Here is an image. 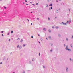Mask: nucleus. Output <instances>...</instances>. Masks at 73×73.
Masks as SVG:
<instances>
[{
  "mask_svg": "<svg viewBox=\"0 0 73 73\" xmlns=\"http://www.w3.org/2000/svg\"><path fill=\"white\" fill-rule=\"evenodd\" d=\"M72 63H73V59H72Z\"/></svg>",
  "mask_w": 73,
  "mask_h": 73,
  "instance_id": "58",
  "label": "nucleus"
},
{
  "mask_svg": "<svg viewBox=\"0 0 73 73\" xmlns=\"http://www.w3.org/2000/svg\"><path fill=\"white\" fill-rule=\"evenodd\" d=\"M56 2H58V1L56 0Z\"/></svg>",
  "mask_w": 73,
  "mask_h": 73,
  "instance_id": "61",
  "label": "nucleus"
},
{
  "mask_svg": "<svg viewBox=\"0 0 73 73\" xmlns=\"http://www.w3.org/2000/svg\"><path fill=\"white\" fill-rule=\"evenodd\" d=\"M39 55L40 56V53H39Z\"/></svg>",
  "mask_w": 73,
  "mask_h": 73,
  "instance_id": "45",
  "label": "nucleus"
},
{
  "mask_svg": "<svg viewBox=\"0 0 73 73\" xmlns=\"http://www.w3.org/2000/svg\"><path fill=\"white\" fill-rule=\"evenodd\" d=\"M38 36H40V35H39V34H38Z\"/></svg>",
  "mask_w": 73,
  "mask_h": 73,
  "instance_id": "55",
  "label": "nucleus"
},
{
  "mask_svg": "<svg viewBox=\"0 0 73 73\" xmlns=\"http://www.w3.org/2000/svg\"><path fill=\"white\" fill-rule=\"evenodd\" d=\"M7 35H9V33H8Z\"/></svg>",
  "mask_w": 73,
  "mask_h": 73,
  "instance_id": "38",
  "label": "nucleus"
},
{
  "mask_svg": "<svg viewBox=\"0 0 73 73\" xmlns=\"http://www.w3.org/2000/svg\"><path fill=\"white\" fill-rule=\"evenodd\" d=\"M43 29L44 31H46V28H43Z\"/></svg>",
  "mask_w": 73,
  "mask_h": 73,
  "instance_id": "5",
  "label": "nucleus"
},
{
  "mask_svg": "<svg viewBox=\"0 0 73 73\" xmlns=\"http://www.w3.org/2000/svg\"><path fill=\"white\" fill-rule=\"evenodd\" d=\"M29 64H31V63H32V61H30L29 62Z\"/></svg>",
  "mask_w": 73,
  "mask_h": 73,
  "instance_id": "21",
  "label": "nucleus"
},
{
  "mask_svg": "<svg viewBox=\"0 0 73 73\" xmlns=\"http://www.w3.org/2000/svg\"><path fill=\"white\" fill-rule=\"evenodd\" d=\"M61 1V0H59V1Z\"/></svg>",
  "mask_w": 73,
  "mask_h": 73,
  "instance_id": "59",
  "label": "nucleus"
},
{
  "mask_svg": "<svg viewBox=\"0 0 73 73\" xmlns=\"http://www.w3.org/2000/svg\"><path fill=\"white\" fill-rule=\"evenodd\" d=\"M4 8L5 9H6V8H7V7H4Z\"/></svg>",
  "mask_w": 73,
  "mask_h": 73,
  "instance_id": "36",
  "label": "nucleus"
},
{
  "mask_svg": "<svg viewBox=\"0 0 73 73\" xmlns=\"http://www.w3.org/2000/svg\"><path fill=\"white\" fill-rule=\"evenodd\" d=\"M51 36H48V38H49V39L50 40H51Z\"/></svg>",
  "mask_w": 73,
  "mask_h": 73,
  "instance_id": "9",
  "label": "nucleus"
},
{
  "mask_svg": "<svg viewBox=\"0 0 73 73\" xmlns=\"http://www.w3.org/2000/svg\"><path fill=\"white\" fill-rule=\"evenodd\" d=\"M26 45V44H23V47H25V46Z\"/></svg>",
  "mask_w": 73,
  "mask_h": 73,
  "instance_id": "11",
  "label": "nucleus"
},
{
  "mask_svg": "<svg viewBox=\"0 0 73 73\" xmlns=\"http://www.w3.org/2000/svg\"><path fill=\"white\" fill-rule=\"evenodd\" d=\"M13 31H11V33H13Z\"/></svg>",
  "mask_w": 73,
  "mask_h": 73,
  "instance_id": "32",
  "label": "nucleus"
},
{
  "mask_svg": "<svg viewBox=\"0 0 73 73\" xmlns=\"http://www.w3.org/2000/svg\"><path fill=\"white\" fill-rule=\"evenodd\" d=\"M63 46H64V47H65V46H66V45H65V44H63Z\"/></svg>",
  "mask_w": 73,
  "mask_h": 73,
  "instance_id": "18",
  "label": "nucleus"
},
{
  "mask_svg": "<svg viewBox=\"0 0 73 73\" xmlns=\"http://www.w3.org/2000/svg\"><path fill=\"white\" fill-rule=\"evenodd\" d=\"M19 48L20 49H21L22 48V46H19Z\"/></svg>",
  "mask_w": 73,
  "mask_h": 73,
  "instance_id": "14",
  "label": "nucleus"
},
{
  "mask_svg": "<svg viewBox=\"0 0 73 73\" xmlns=\"http://www.w3.org/2000/svg\"><path fill=\"white\" fill-rule=\"evenodd\" d=\"M47 1L48 2H49V0H48Z\"/></svg>",
  "mask_w": 73,
  "mask_h": 73,
  "instance_id": "37",
  "label": "nucleus"
},
{
  "mask_svg": "<svg viewBox=\"0 0 73 73\" xmlns=\"http://www.w3.org/2000/svg\"><path fill=\"white\" fill-rule=\"evenodd\" d=\"M30 4H32V2H30Z\"/></svg>",
  "mask_w": 73,
  "mask_h": 73,
  "instance_id": "60",
  "label": "nucleus"
},
{
  "mask_svg": "<svg viewBox=\"0 0 73 73\" xmlns=\"http://www.w3.org/2000/svg\"><path fill=\"white\" fill-rule=\"evenodd\" d=\"M37 20H39V18H38L37 19Z\"/></svg>",
  "mask_w": 73,
  "mask_h": 73,
  "instance_id": "54",
  "label": "nucleus"
},
{
  "mask_svg": "<svg viewBox=\"0 0 73 73\" xmlns=\"http://www.w3.org/2000/svg\"><path fill=\"white\" fill-rule=\"evenodd\" d=\"M40 40H41V41H42L43 40V39H42V38H40Z\"/></svg>",
  "mask_w": 73,
  "mask_h": 73,
  "instance_id": "22",
  "label": "nucleus"
},
{
  "mask_svg": "<svg viewBox=\"0 0 73 73\" xmlns=\"http://www.w3.org/2000/svg\"><path fill=\"white\" fill-rule=\"evenodd\" d=\"M3 32H4L3 31H1V33H3Z\"/></svg>",
  "mask_w": 73,
  "mask_h": 73,
  "instance_id": "46",
  "label": "nucleus"
},
{
  "mask_svg": "<svg viewBox=\"0 0 73 73\" xmlns=\"http://www.w3.org/2000/svg\"><path fill=\"white\" fill-rule=\"evenodd\" d=\"M31 25H32V23H31Z\"/></svg>",
  "mask_w": 73,
  "mask_h": 73,
  "instance_id": "40",
  "label": "nucleus"
},
{
  "mask_svg": "<svg viewBox=\"0 0 73 73\" xmlns=\"http://www.w3.org/2000/svg\"><path fill=\"white\" fill-rule=\"evenodd\" d=\"M50 8L51 9H53V7L52 6Z\"/></svg>",
  "mask_w": 73,
  "mask_h": 73,
  "instance_id": "31",
  "label": "nucleus"
},
{
  "mask_svg": "<svg viewBox=\"0 0 73 73\" xmlns=\"http://www.w3.org/2000/svg\"><path fill=\"white\" fill-rule=\"evenodd\" d=\"M27 20L29 22V20H28V19H27Z\"/></svg>",
  "mask_w": 73,
  "mask_h": 73,
  "instance_id": "43",
  "label": "nucleus"
},
{
  "mask_svg": "<svg viewBox=\"0 0 73 73\" xmlns=\"http://www.w3.org/2000/svg\"><path fill=\"white\" fill-rule=\"evenodd\" d=\"M48 40V38H46V41H47Z\"/></svg>",
  "mask_w": 73,
  "mask_h": 73,
  "instance_id": "29",
  "label": "nucleus"
},
{
  "mask_svg": "<svg viewBox=\"0 0 73 73\" xmlns=\"http://www.w3.org/2000/svg\"><path fill=\"white\" fill-rule=\"evenodd\" d=\"M32 61H35V59L34 58H33L32 59Z\"/></svg>",
  "mask_w": 73,
  "mask_h": 73,
  "instance_id": "19",
  "label": "nucleus"
},
{
  "mask_svg": "<svg viewBox=\"0 0 73 73\" xmlns=\"http://www.w3.org/2000/svg\"><path fill=\"white\" fill-rule=\"evenodd\" d=\"M62 25H66L67 24L65 23H64V22H62L60 23Z\"/></svg>",
  "mask_w": 73,
  "mask_h": 73,
  "instance_id": "3",
  "label": "nucleus"
},
{
  "mask_svg": "<svg viewBox=\"0 0 73 73\" xmlns=\"http://www.w3.org/2000/svg\"><path fill=\"white\" fill-rule=\"evenodd\" d=\"M66 50H67L68 52H71V49L69 48V46L67 45L66 46V48H65Z\"/></svg>",
  "mask_w": 73,
  "mask_h": 73,
  "instance_id": "1",
  "label": "nucleus"
},
{
  "mask_svg": "<svg viewBox=\"0 0 73 73\" xmlns=\"http://www.w3.org/2000/svg\"><path fill=\"white\" fill-rule=\"evenodd\" d=\"M66 41H69V39H68V38H66Z\"/></svg>",
  "mask_w": 73,
  "mask_h": 73,
  "instance_id": "8",
  "label": "nucleus"
},
{
  "mask_svg": "<svg viewBox=\"0 0 73 73\" xmlns=\"http://www.w3.org/2000/svg\"><path fill=\"white\" fill-rule=\"evenodd\" d=\"M39 44H40V42H39Z\"/></svg>",
  "mask_w": 73,
  "mask_h": 73,
  "instance_id": "63",
  "label": "nucleus"
},
{
  "mask_svg": "<svg viewBox=\"0 0 73 73\" xmlns=\"http://www.w3.org/2000/svg\"><path fill=\"white\" fill-rule=\"evenodd\" d=\"M26 5H28V4H26Z\"/></svg>",
  "mask_w": 73,
  "mask_h": 73,
  "instance_id": "64",
  "label": "nucleus"
},
{
  "mask_svg": "<svg viewBox=\"0 0 73 73\" xmlns=\"http://www.w3.org/2000/svg\"><path fill=\"white\" fill-rule=\"evenodd\" d=\"M56 13H58V10H56Z\"/></svg>",
  "mask_w": 73,
  "mask_h": 73,
  "instance_id": "7",
  "label": "nucleus"
},
{
  "mask_svg": "<svg viewBox=\"0 0 73 73\" xmlns=\"http://www.w3.org/2000/svg\"><path fill=\"white\" fill-rule=\"evenodd\" d=\"M52 3L51 4H50V5H49V6H52Z\"/></svg>",
  "mask_w": 73,
  "mask_h": 73,
  "instance_id": "16",
  "label": "nucleus"
},
{
  "mask_svg": "<svg viewBox=\"0 0 73 73\" xmlns=\"http://www.w3.org/2000/svg\"><path fill=\"white\" fill-rule=\"evenodd\" d=\"M68 21H67V22H66V24H68Z\"/></svg>",
  "mask_w": 73,
  "mask_h": 73,
  "instance_id": "39",
  "label": "nucleus"
},
{
  "mask_svg": "<svg viewBox=\"0 0 73 73\" xmlns=\"http://www.w3.org/2000/svg\"><path fill=\"white\" fill-rule=\"evenodd\" d=\"M12 52H11V53H10L11 54H12Z\"/></svg>",
  "mask_w": 73,
  "mask_h": 73,
  "instance_id": "62",
  "label": "nucleus"
},
{
  "mask_svg": "<svg viewBox=\"0 0 73 73\" xmlns=\"http://www.w3.org/2000/svg\"><path fill=\"white\" fill-rule=\"evenodd\" d=\"M4 13V14H6V13Z\"/></svg>",
  "mask_w": 73,
  "mask_h": 73,
  "instance_id": "56",
  "label": "nucleus"
},
{
  "mask_svg": "<svg viewBox=\"0 0 73 73\" xmlns=\"http://www.w3.org/2000/svg\"><path fill=\"white\" fill-rule=\"evenodd\" d=\"M0 64H2V62H1Z\"/></svg>",
  "mask_w": 73,
  "mask_h": 73,
  "instance_id": "49",
  "label": "nucleus"
},
{
  "mask_svg": "<svg viewBox=\"0 0 73 73\" xmlns=\"http://www.w3.org/2000/svg\"><path fill=\"white\" fill-rule=\"evenodd\" d=\"M70 21H68V23H70Z\"/></svg>",
  "mask_w": 73,
  "mask_h": 73,
  "instance_id": "48",
  "label": "nucleus"
},
{
  "mask_svg": "<svg viewBox=\"0 0 73 73\" xmlns=\"http://www.w3.org/2000/svg\"><path fill=\"white\" fill-rule=\"evenodd\" d=\"M23 40L22 39H21V42H23Z\"/></svg>",
  "mask_w": 73,
  "mask_h": 73,
  "instance_id": "25",
  "label": "nucleus"
},
{
  "mask_svg": "<svg viewBox=\"0 0 73 73\" xmlns=\"http://www.w3.org/2000/svg\"><path fill=\"white\" fill-rule=\"evenodd\" d=\"M32 5H33L35 6V4H33Z\"/></svg>",
  "mask_w": 73,
  "mask_h": 73,
  "instance_id": "50",
  "label": "nucleus"
},
{
  "mask_svg": "<svg viewBox=\"0 0 73 73\" xmlns=\"http://www.w3.org/2000/svg\"><path fill=\"white\" fill-rule=\"evenodd\" d=\"M36 5H38V3H36Z\"/></svg>",
  "mask_w": 73,
  "mask_h": 73,
  "instance_id": "52",
  "label": "nucleus"
},
{
  "mask_svg": "<svg viewBox=\"0 0 73 73\" xmlns=\"http://www.w3.org/2000/svg\"><path fill=\"white\" fill-rule=\"evenodd\" d=\"M50 7L49 8V10H50H50H51V9H50Z\"/></svg>",
  "mask_w": 73,
  "mask_h": 73,
  "instance_id": "41",
  "label": "nucleus"
},
{
  "mask_svg": "<svg viewBox=\"0 0 73 73\" xmlns=\"http://www.w3.org/2000/svg\"><path fill=\"white\" fill-rule=\"evenodd\" d=\"M68 10H69V12H70V9H69Z\"/></svg>",
  "mask_w": 73,
  "mask_h": 73,
  "instance_id": "57",
  "label": "nucleus"
},
{
  "mask_svg": "<svg viewBox=\"0 0 73 73\" xmlns=\"http://www.w3.org/2000/svg\"><path fill=\"white\" fill-rule=\"evenodd\" d=\"M52 28H54V26H52Z\"/></svg>",
  "mask_w": 73,
  "mask_h": 73,
  "instance_id": "24",
  "label": "nucleus"
},
{
  "mask_svg": "<svg viewBox=\"0 0 73 73\" xmlns=\"http://www.w3.org/2000/svg\"><path fill=\"white\" fill-rule=\"evenodd\" d=\"M58 36L59 38L61 37V34H58Z\"/></svg>",
  "mask_w": 73,
  "mask_h": 73,
  "instance_id": "4",
  "label": "nucleus"
},
{
  "mask_svg": "<svg viewBox=\"0 0 73 73\" xmlns=\"http://www.w3.org/2000/svg\"><path fill=\"white\" fill-rule=\"evenodd\" d=\"M69 68L68 67H66V72H69Z\"/></svg>",
  "mask_w": 73,
  "mask_h": 73,
  "instance_id": "2",
  "label": "nucleus"
},
{
  "mask_svg": "<svg viewBox=\"0 0 73 73\" xmlns=\"http://www.w3.org/2000/svg\"><path fill=\"white\" fill-rule=\"evenodd\" d=\"M53 51V49H51L50 50V52H52Z\"/></svg>",
  "mask_w": 73,
  "mask_h": 73,
  "instance_id": "20",
  "label": "nucleus"
},
{
  "mask_svg": "<svg viewBox=\"0 0 73 73\" xmlns=\"http://www.w3.org/2000/svg\"><path fill=\"white\" fill-rule=\"evenodd\" d=\"M46 7H48V4H46Z\"/></svg>",
  "mask_w": 73,
  "mask_h": 73,
  "instance_id": "17",
  "label": "nucleus"
},
{
  "mask_svg": "<svg viewBox=\"0 0 73 73\" xmlns=\"http://www.w3.org/2000/svg\"><path fill=\"white\" fill-rule=\"evenodd\" d=\"M31 38H33V36H31Z\"/></svg>",
  "mask_w": 73,
  "mask_h": 73,
  "instance_id": "53",
  "label": "nucleus"
},
{
  "mask_svg": "<svg viewBox=\"0 0 73 73\" xmlns=\"http://www.w3.org/2000/svg\"><path fill=\"white\" fill-rule=\"evenodd\" d=\"M55 28H56V29H58L59 28V27L58 26H56L55 27Z\"/></svg>",
  "mask_w": 73,
  "mask_h": 73,
  "instance_id": "6",
  "label": "nucleus"
},
{
  "mask_svg": "<svg viewBox=\"0 0 73 73\" xmlns=\"http://www.w3.org/2000/svg\"><path fill=\"white\" fill-rule=\"evenodd\" d=\"M71 38L72 39H73V35H71Z\"/></svg>",
  "mask_w": 73,
  "mask_h": 73,
  "instance_id": "15",
  "label": "nucleus"
},
{
  "mask_svg": "<svg viewBox=\"0 0 73 73\" xmlns=\"http://www.w3.org/2000/svg\"><path fill=\"white\" fill-rule=\"evenodd\" d=\"M55 19H57V17H55Z\"/></svg>",
  "mask_w": 73,
  "mask_h": 73,
  "instance_id": "44",
  "label": "nucleus"
},
{
  "mask_svg": "<svg viewBox=\"0 0 73 73\" xmlns=\"http://www.w3.org/2000/svg\"><path fill=\"white\" fill-rule=\"evenodd\" d=\"M69 60H70V62H71L72 61V58H69Z\"/></svg>",
  "mask_w": 73,
  "mask_h": 73,
  "instance_id": "10",
  "label": "nucleus"
},
{
  "mask_svg": "<svg viewBox=\"0 0 73 73\" xmlns=\"http://www.w3.org/2000/svg\"><path fill=\"white\" fill-rule=\"evenodd\" d=\"M70 46L71 47V48H73V45L72 44H70Z\"/></svg>",
  "mask_w": 73,
  "mask_h": 73,
  "instance_id": "12",
  "label": "nucleus"
},
{
  "mask_svg": "<svg viewBox=\"0 0 73 73\" xmlns=\"http://www.w3.org/2000/svg\"><path fill=\"white\" fill-rule=\"evenodd\" d=\"M11 40V39H9V41H10Z\"/></svg>",
  "mask_w": 73,
  "mask_h": 73,
  "instance_id": "51",
  "label": "nucleus"
},
{
  "mask_svg": "<svg viewBox=\"0 0 73 73\" xmlns=\"http://www.w3.org/2000/svg\"><path fill=\"white\" fill-rule=\"evenodd\" d=\"M17 40H18V41H19V40H20V38H18V39H17Z\"/></svg>",
  "mask_w": 73,
  "mask_h": 73,
  "instance_id": "28",
  "label": "nucleus"
},
{
  "mask_svg": "<svg viewBox=\"0 0 73 73\" xmlns=\"http://www.w3.org/2000/svg\"><path fill=\"white\" fill-rule=\"evenodd\" d=\"M25 2H27V0H25Z\"/></svg>",
  "mask_w": 73,
  "mask_h": 73,
  "instance_id": "42",
  "label": "nucleus"
},
{
  "mask_svg": "<svg viewBox=\"0 0 73 73\" xmlns=\"http://www.w3.org/2000/svg\"><path fill=\"white\" fill-rule=\"evenodd\" d=\"M54 58H55V59H56L57 58H56V57H54Z\"/></svg>",
  "mask_w": 73,
  "mask_h": 73,
  "instance_id": "47",
  "label": "nucleus"
},
{
  "mask_svg": "<svg viewBox=\"0 0 73 73\" xmlns=\"http://www.w3.org/2000/svg\"><path fill=\"white\" fill-rule=\"evenodd\" d=\"M48 32H49V33H51V30H50V29H49Z\"/></svg>",
  "mask_w": 73,
  "mask_h": 73,
  "instance_id": "13",
  "label": "nucleus"
},
{
  "mask_svg": "<svg viewBox=\"0 0 73 73\" xmlns=\"http://www.w3.org/2000/svg\"><path fill=\"white\" fill-rule=\"evenodd\" d=\"M43 68H44V69L45 68V66H43Z\"/></svg>",
  "mask_w": 73,
  "mask_h": 73,
  "instance_id": "30",
  "label": "nucleus"
},
{
  "mask_svg": "<svg viewBox=\"0 0 73 73\" xmlns=\"http://www.w3.org/2000/svg\"><path fill=\"white\" fill-rule=\"evenodd\" d=\"M69 21L70 22H71L72 20H71V19H70V20H69Z\"/></svg>",
  "mask_w": 73,
  "mask_h": 73,
  "instance_id": "27",
  "label": "nucleus"
},
{
  "mask_svg": "<svg viewBox=\"0 0 73 73\" xmlns=\"http://www.w3.org/2000/svg\"><path fill=\"white\" fill-rule=\"evenodd\" d=\"M19 48V45H18L17 46V48Z\"/></svg>",
  "mask_w": 73,
  "mask_h": 73,
  "instance_id": "26",
  "label": "nucleus"
},
{
  "mask_svg": "<svg viewBox=\"0 0 73 73\" xmlns=\"http://www.w3.org/2000/svg\"><path fill=\"white\" fill-rule=\"evenodd\" d=\"M48 20L49 21L50 20V18L49 17L48 18Z\"/></svg>",
  "mask_w": 73,
  "mask_h": 73,
  "instance_id": "35",
  "label": "nucleus"
},
{
  "mask_svg": "<svg viewBox=\"0 0 73 73\" xmlns=\"http://www.w3.org/2000/svg\"><path fill=\"white\" fill-rule=\"evenodd\" d=\"M2 36H3V37H4V35H3V34H2Z\"/></svg>",
  "mask_w": 73,
  "mask_h": 73,
  "instance_id": "33",
  "label": "nucleus"
},
{
  "mask_svg": "<svg viewBox=\"0 0 73 73\" xmlns=\"http://www.w3.org/2000/svg\"><path fill=\"white\" fill-rule=\"evenodd\" d=\"M22 73H25V71L23 70V71H22Z\"/></svg>",
  "mask_w": 73,
  "mask_h": 73,
  "instance_id": "23",
  "label": "nucleus"
},
{
  "mask_svg": "<svg viewBox=\"0 0 73 73\" xmlns=\"http://www.w3.org/2000/svg\"><path fill=\"white\" fill-rule=\"evenodd\" d=\"M51 46H53V44H51Z\"/></svg>",
  "mask_w": 73,
  "mask_h": 73,
  "instance_id": "34",
  "label": "nucleus"
}]
</instances>
